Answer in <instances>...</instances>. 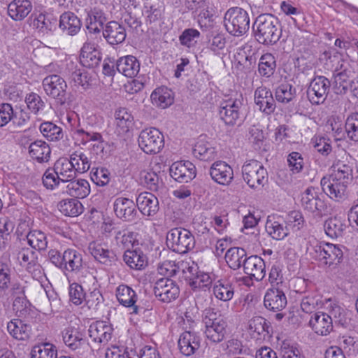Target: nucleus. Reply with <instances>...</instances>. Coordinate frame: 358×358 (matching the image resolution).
I'll use <instances>...</instances> for the list:
<instances>
[{
	"instance_id": "09e8293b",
	"label": "nucleus",
	"mask_w": 358,
	"mask_h": 358,
	"mask_svg": "<svg viewBox=\"0 0 358 358\" xmlns=\"http://www.w3.org/2000/svg\"><path fill=\"white\" fill-rule=\"evenodd\" d=\"M57 206L62 214L69 217H77L83 211L82 203L76 199H63Z\"/></svg>"
},
{
	"instance_id": "f8f14e48",
	"label": "nucleus",
	"mask_w": 358,
	"mask_h": 358,
	"mask_svg": "<svg viewBox=\"0 0 358 358\" xmlns=\"http://www.w3.org/2000/svg\"><path fill=\"white\" fill-rule=\"evenodd\" d=\"M153 290L156 298L163 303H170L180 294V289L176 282L168 278L157 280Z\"/></svg>"
},
{
	"instance_id": "5fc2aeb1",
	"label": "nucleus",
	"mask_w": 358,
	"mask_h": 358,
	"mask_svg": "<svg viewBox=\"0 0 358 358\" xmlns=\"http://www.w3.org/2000/svg\"><path fill=\"white\" fill-rule=\"evenodd\" d=\"M155 167H153L152 171H143L142 174V178L143 182L147 187L151 191H157L159 189V178L157 174V171L160 172L162 169V164L160 162H155Z\"/></svg>"
},
{
	"instance_id": "de8ad7c7",
	"label": "nucleus",
	"mask_w": 358,
	"mask_h": 358,
	"mask_svg": "<svg viewBox=\"0 0 358 358\" xmlns=\"http://www.w3.org/2000/svg\"><path fill=\"white\" fill-rule=\"evenodd\" d=\"M106 22L103 11L94 8L88 14L86 19V27L90 34L99 33Z\"/></svg>"
},
{
	"instance_id": "13d9d810",
	"label": "nucleus",
	"mask_w": 358,
	"mask_h": 358,
	"mask_svg": "<svg viewBox=\"0 0 358 358\" xmlns=\"http://www.w3.org/2000/svg\"><path fill=\"white\" fill-rule=\"evenodd\" d=\"M31 358H57L55 347L50 343L35 345L31 350Z\"/></svg>"
},
{
	"instance_id": "a19ab883",
	"label": "nucleus",
	"mask_w": 358,
	"mask_h": 358,
	"mask_svg": "<svg viewBox=\"0 0 358 358\" xmlns=\"http://www.w3.org/2000/svg\"><path fill=\"white\" fill-rule=\"evenodd\" d=\"M13 309L19 318L29 321L36 315V310L24 296H16L13 303Z\"/></svg>"
},
{
	"instance_id": "3c124183",
	"label": "nucleus",
	"mask_w": 358,
	"mask_h": 358,
	"mask_svg": "<svg viewBox=\"0 0 358 358\" xmlns=\"http://www.w3.org/2000/svg\"><path fill=\"white\" fill-rule=\"evenodd\" d=\"M136 234L125 229H115V241L116 245L122 250H129L136 241Z\"/></svg>"
},
{
	"instance_id": "2eb2a0df",
	"label": "nucleus",
	"mask_w": 358,
	"mask_h": 358,
	"mask_svg": "<svg viewBox=\"0 0 358 358\" xmlns=\"http://www.w3.org/2000/svg\"><path fill=\"white\" fill-rule=\"evenodd\" d=\"M242 105L241 99L230 98L222 101L219 108L220 119L227 125H235L240 117V110Z\"/></svg>"
},
{
	"instance_id": "f704fd0d",
	"label": "nucleus",
	"mask_w": 358,
	"mask_h": 358,
	"mask_svg": "<svg viewBox=\"0 0 358 358\" xmlns=\"http://www.w3.org/2000/svg\"><path fill=\"white\" fill-rule=\"evenodd\" d=\"M264 303L270 310L280 311L286 306L287 298L285 293L279 288H272L266 291Z\"/></svg>"
},
{
	"instance_id": "aec40b11",
	"label": "nucleus",
	"mask_w": 358,
	"mask_h": 358,
	"mask_svg": "<svg viewBox=\"0 0 358 358\" xmlns=\"http://www.w3.org/2000/svg\"><path fill=\"white\" fill-rule=\"evenodd\" d=\"M136 205L128 198L118 197L113 203V210L116 216L124 222H133L136 219Z\"/></svg>"
},
{
	"instance_id": "a878e982",
	"label": "nucleus",
	"mask_w": 358,
	"mask_h": 358,
	"mask_svg": "<svg viewBox=\"0 0 358 358\" xmlns=\"http://www.w3.org/2000/svg\"><path fill=\"white\" fill-rule=\"evenodd\" d=\"M308 324L316 334L322 336L329 335L334 329L330 316L324 312L315 313L311 315Z\"/></svg>"
},
{
	"instance_id": "6e6d98bb",
	"label": "nucleus",
	"mask_w": 358,
	"mask_h": 358,
	"mask_svg": "<svg viewBox=\"0 0 358 358\" xmlns=\"http://www.w3.org/2000/svg\"><path fill=\"white\" fill-rule=\"evenodd\" d=\"M26 237L27 243L32 248V250H43L46 249L48 241L46 235L43 231L33 230L29 231Z\"/></svg>"
},
{
	"instance_id": "680f3d73",
	"label": "nucleus",
	"mask_w": 358,
	"mask_h": 358,
	"mask_svg": "<svg viewBox=\"0 0 358 358\" xmlns=\"http://www.w3.org/2000/svg\"><path fill=\"white\" fill-rule=\"evenodd\" d=\"M214 280V275L209 273L200 271L194 279L189 282V285L193 290L200 289H209Z\"/></svg>"
},
{
	"instance_id": "a18cd8bd",
	"label": "nucleus",
	"mask_w": 358,
	"mask_h": 358,
	"mask_svg": "<svg viewBox=\"0 0 358 358\" xmlns=\"http://www.w3.org/2000/svg\"><path fill=\"white\" fill-rule=\"evenodd\" d=\"M124 261L132 269L141 270L148 264L146 256L141 251L126 250Z\"/></svg>"
},
{
	"instance_id": "4c0bfd02",
	"label": "nucleus",
	"mask_w": 358,
	"mask_h": 358,
	"mask_svg": "<svg viewBox=\"0 0 358 358\" xmlns=\"http://www.w3.org/2000/svg\"><path fill=\"white\" fill-rule=\"evenodd\" d=\"M117 71L126 77L134 78L139 72L140 62L136 57L127 55L122 57L116 62Z\"/></svg>"
},
{
	"instance_id": "dca6fc26",
	"label": "nucleus",
	"mask_w": 358,
	"mask_h": 358,
	"mask_svg": "<svg viewBox=\"0 0 358 358\" xmlns=\"http://www.w3.org/2000/svg\"><path fill=\"white\" fill-rule=\"evenodd\" d=\"M330 87L329 80L324 76H317L310 82L307 94L313 104L322 103L327 99Z\"/></svg>"
},
{
	"instance_id": "338daca9",
	"label": "nucleus",
	"mask_w": 358,
	"mask_h": 358,
	"mask_svg": "<svg viewBox=\"0 0 358 358\" xmlns=\"http://www.w3.org/2000/svg\"><path fill=\"white\" fill-rule=\"evenodd\" d=\"M345 128L348 137L352 141H358V113L348 117Z\"/></svg>"
},
{
	"instance_id": "49530a36",
	"label": "nucleus",
	"mask_w": 358,
	"mask_h": 358,
	"mask_svg": "<svg viewBox=\"0 0 358 358\" xmlns=\"http://www.w3.org/2000/svg\"><path fill=\"white\" fill-rule=\"evenodd\" d=\"M345 228V220L341 217L335 216L324 222L325 232L328 236L332 238L342 236Z\"/></svg>"
},
{
	"instance_id": "473e14b6",
	"label": "nucleus",
	"mask_w": 358,
	"mask_h": 358,
	"mask_svg": "<svg viewBox=\"0 0 358 358\" xmlns=\"http://www.w3.org/2000/svg\"><path fill=\"white\" fill-rule=\"evenodd\" d=\"M103 36L109 44L114 45L124 41L127 34L124 26L116 21H110L103 29Z\"/></svg>"
},
{
	"instance_id": "e433bc0d",
	"label": "nucleus",
	"mask_w": 358,
	"mask_h": 358,
	"mask_svg": "<svg viewBox=\"0 0 358 358\" xmlns=\"http://www.w3.org/2000/svg\"><path fill=\"white\" fill-rule=\"evenodd\" d=\"M180 352L189 357L195 353L200 347V338L195 332L185 331L178 340Z\"/></svg>"
},
{
	"instance_id": "b1692460",
	"label": "nucleus",
	"mask_w": 358,
	"mask_h": 358,
	"mask_svg": "<svg viewBox=\"0 0 358 358\" xmlns=\"http://www.w3.org/2000/svg\"><path fill=\"white\" fill-rule=\"evenodd\" d=\"M243 269L245 274L261 281L266 275V265L264 259L257 255H251L245 259Z\"/></svg>"
},
{
	"instance_id": "c85d7f7f",
	"label": "nucleus",
	"mask_w": 358,
	"mask_h": 358,
	"mask_svg": "<svg viewBox=\"0 0 358 358\" xmlns=\"http://www.w3.org/2000/svg\"><path fill=\"white\" fill-rule=\"evenodd\" d=\"M43 87L48 96L57 98L64 94L67 85L62 77L52 74L43 80Z\"/></svg>"
},
{
	"instance_id": "39448f33",
	"label": "nucleus",
	"mask_w": 358,
	"mask_h": 358,
	"mask_svg": "<svg viewBox=\"0 0 358 358\" xmlns=\"http://www.w3.org/2000/svg\"><path fill=\"white\" fill-rule=\"evenodd\" d=\"M224 25L231 35L242 36L250 28L248 13L239 7L231 8L224 14Z\"/></svg>"
},
{
	"instance_id": "f3484780",
	"label": "nucleus",
	"mask_w": 358,
	"mask_h": 358,
	"mask_svg": "<svg viewBox=\"0 0 358 358\" xmlns=\"http://www.w3.org/2000/svg\"><path fill=\"white\" fill-rule=\"evenodd\" d=\"M169 170L170 176L179 182H187L196 176L195 166L188 160L175 162Z\"/></svg>"
},
{
	"instance_id": "bb28decb",
	"label": "nucleus",
	"mask_w": 358,
	"mask_h": 358,
	"mask_svg": "<svg viewBox=\"0 0 358 358\" xmlns=\"http://www.w3.org/2000/svg\"><path fill=\"white\" fill-rule=\"evenodd\" d=\"M8 334L18 341H28L32 336V328L22 318L13 319L7 323Z\"/></svg>"
},
{
	"instance_id": "4468645a",
	"label": "nucleus",
	"mask_w": 358,
	"mask_h": 358,
	"mask_svg": "<svg viewBox=\"0 0 358 358\" xmlns=\"http://www.w3.org/2000/svg\"><path fill=\"white\" fill-rule=\"evenodd\" d=\"M79 59L81 65L86 68H94L99 64L101 53L98 43L94 39L88 37L80 49Z\"/></svg>"
},
{
	"instance_id": "4be33fe9",
	"label": "nucleus",
	"mask_w": 358,
	"mask_h": 358,
	"mask_svg": "<svg viewBox=\"0 0 358 358\" xmlns=\"http://www.w3.org/2000/svg\"><path fill=\"white\" fill-rule=\"evenodd\" d=\"M88 250L94 258L102 264L111 266L117 261L115 252L105 244L93 241L89 244Z\"/></svg>"
},
{
	"instance_id": "2f4dec72",
	"label": "nucleus",
	"mask_w": 358,
	"mask_h": 358,
	"mask_svg": "<svg viewBox=\"0 0 358 358\" xmlns=\"http://www.w3.org/2000/svg\"><path fill=\"white\" fill-rule=\"evenodd\" d=\"M90 192V187L87 180L84 179H71L67 182H64L62 189V194H66L71 196L83 199Z\"/></svg>"
},
{
	"instance_id": "6ab92c4d",
	"label": "nucleus",
	"mask_w": 358,
	"mask_h": 358,
	"mask_svg": "<svg viewBox=\"0 0 358 358\" xmlns=\"http://www.w3.org/2000/svg\"><path fill=\"white\" fill-rule=\"evenodd\" d=\"M114 116L115 131L118 135H125L134 129V116L129 108L120 107L116 109Z\"/></svg>"
},
{
	"instance_id": "e2e57ef3",
	"label": "nucleus",
	"mask_w": 358,
	"mask_h": 358,
	"mask_svg": "<svg viewBox=\"0 0 358 358\" xmlns=\"http://www.w3.org/2000/svg\"><path fill=\"white\" fill-rule=\"evenodd\" d=\"M284 221L287 225L289 231H297L300 230L304 225V218L302 213L300 211L294 210L290 212L289 214L284 217Z\"/></svg>"
},
{
	"instance_id": "c03bdc74",
	"label": "nucleus",
	"mask_w": 358,
	"mask_h": 358,
	"mask_svg": "<svg viewBox=\"0 0 358 358\" xmlns=\"http://www.w3.org/2000/svg\"><path fill=\"white\" fill-rule=\"evenodd\" d=\"M249 328L252 336L257 340L265 339L269 334L270 326L266 320L260 316L254 317L250 320Z\"/></svg>"
},
{
	"instance_id": "603ef678",
	"label": "nucleus",
	"mask_w": 358,
	"mask_h": 358,
	"mask_svg": "<svg viewBox=\"0 0 358 358\" xmlns=\"http://www.w3.org/2000/svg\"><path fill=\"white\" fill-rule=\"evenodd\" d=\"M213 292L215 298L224 302L230 301L234 295L232 285L223 280H218L214 284Z\"/></svg>"
},
{
	"instance_id": "a211bd4d",
	"label": "nucleus",
	"mask_w": 358,
	"mask_h": 358,
	"mask_svg": "<svg viewBox=\"0 0 358 358\" xmlns=\"http://www.w3.org/2000/svg\"><path fill=\"white\" fill-rule=\"evenodd\" d=\"M116 297L118 302L123 306L131 308V313L138 315L144 312L143 308H140L136 305L138 299L136 292L127 285H120L115 291Z\"/></svg>"
},
{
	"instance_id": "c756f323",
	"label": "nucleus",
	"mask_w": 358,
	"mask_h": 358,
	"mask_svg": "<svg viewBox=\"0 0 358 358\" xmlns=\"http://www.w3.org/2000/svg\"><path fill=\"white\" fill-rule=\"evenodd\" d=\"M64 272L78 273L83 268L84 262L82 254L75 249L68 248L64 252Z\"/></svg>"
},
{
	"instance_id": "6e6552de",
	"label": "nucleus",
	"mask_w": 358,
	"mask_h": 358,
	"mask_svg": "<svg viewBox=\"0 0 358 358\" xmlns=\"http://www.w3.org/2000/svg\"><path fill=\"white\" fill-rule=\"evenodd\" d=\"M168 246L174 252L185 254L194 248V238L191 232L182 228H173L166 235Z\"/></svg>"
},
{
	"instance_id": "393cba45",
	"label": "nucleus",
	"mask_w": 358,
	"mask_h": 358,
	"mask_svg": "<svg viewBox=\"0 0 358 358\" xmlns=\"http://www.w3.org/2000/svg\"><path fill=\"white\" fill-rule=\"evenodd\" d=\"M255 103L259 110L266 115L273 113L275 108V101L269 89L259 87L255 91Z\"/></svg>"
},
{
	"instance_id": "f03ea898",
	"label": "nucleus",
	"mask_w": 358,
	"mask_h": 358,
	"mask_svg": "<svg viewBox=\"0 0 358 358\" xmlns=\"http://www.w3.org/2000/svg\"><path fill=\"white\" fill-rule=\"evenodd\" d=\"M253 29L257 40L262 44H275L281 37L279 22L273 15H259L254 23Z\"/></svg>"
},
{
	"instance_id": "052dcab7",
	"label": "nucleus",
	"mask_w": 358,
	"mask_h": 358,
	"mask_svg": "<svg viewBox=\"0 0 358 358\" xmlns=\"http://www.w3.org/2000/svg\"><path fill=\"white\" fill-rule=\"evenodd\" d=\"M332 172L331 175L338 177H344L352 180V164L350 162L338 159L331 166Z\"/></svg>"
},
{
	"instance_id": "423d86ee",
	"label": "nucleus",
	"mask_w": 358,
	"mask_h": 358,
	"mask_svg": "<svg viewBox=\"0 0 358 358\" xmlns=\"http://www.w3.org/2000/svg\"><path fill=\"white\" fill-rule=\"evenodd\" d=\"M12 256L34 278L41 277L42 268L38 262V254L34 250L19 243L13 246Z\"/></svg>"
},
{
	"instance_id": "7ed1b4c3",
	"label": "nucleus",
	"mask_w": 358,
	"mask_h": 358,
	"mask_svg": "<svg viewBox=\"0 0 358 358\" xmlns=\"http://www.w3.org/2000/svg\"><path fill=\"white\" fill-rule=\"evenodd\" d=\"M310 256L324 266L336 267L342 261L343 252L341 246L329 243H321L309 249Z\"/></svg>"
},
{
	"instance_id": "9b49d317",
	"label": "nucleus",
	"mask_w": 358,
	"mask_h": 358,
	"mask_svg": "<svg viewBox=\"0 0 358 358\" xmlns=\"http://www.w3.org/2000/svg\"><path fill=\"white\" fill-rule=\"evenodd\" d=\"M242 173L244 180L252 189H259L266 181V170L255 159H251L243 166Z\"/></svg>"
},
{
	"instance_id": "ddd939ff",
	"label": "nucleus",
	"mask_w": 358,
	"mask_h": 358,
	"mask_svg": "<svg viewBox=\"0 0 358 358\" xmlns=\"http://www.w3.org/2000/svg\"><path fill=\"white\" fill-rule=\"evenodd\" d=\"M301 204L303 210L315 215H322L326 208L324 201L320 197V193L313 187H308L301 194Z\"/></svg>"
},
{
	"instance_id": "412c9836",
	"label": "nucleus",
	"mask_w": 358,
	"mask_h": 358,
	"mask_svg": "<svg viewBox=\"0 0 358 358\" xmlns=\"http://www.w3.org/2000/svg\"><path fill=\"white\" fill-rule=\"evenodd\" d=\"M284 217L280 215H269L266 222V231L274 240L281 241L285 239L289 234Z\"/></svg>"
},
{
	"instance_id": "864d4df0",
	"label": "nucleus",
	"mask_w": 358,
	"mask_h": 358,
	"mask_svg": "<svg viewBox=\"0 0 358 358\" xmlns=\"http://www.w3.org/2000/svg\"><path fill=\"white\" fill-rule=\"evenodd\" d=\"M43 184L48 189L56 190L61 194L64 182L53 169H48L43 176Z\"/></svg>"
},
{
	"instance_id": "69168bd1",
	"label": "nucleus",
	"mask_w": 358,
	"mask_h": 358,
	"mask_svg": "<svg viewBox=\"0 0 358 358\" xmlns=\"http://www.w3.org/2000/svg\"><path fill=\"white\" fill-rule=\"evenodd\" d=\"M321 297L316 294H310L303 297L301 302V308L305 313H312L315 309L321 307Z\"/></svg>"
},
{
	"instance_id": "79ce46f5",
	"label": "nucleus",
	"mask_w": 358,
	"mask_h": 358,
	"mask_svg": "<svg viewBox=\"0 0 358 358\" xmlns=\"http://www.w3.org/2000/svg\"><path fill=\"white\" fill-rule=\"evenodd\" d=\"M53 170L64 182H67L76 177L73 161L70 158H59L55 163Z\"/></svg>"
},
{
	"instance_id": "8fccbe9b",
	"label": "nucleus",
	"mask_w": 358,
	"mask_h": 358,
	"mask_svg": "<svg viewBox=\"0 0 358 358\" xmlns=\"http://www.w3.org/2000/svg\"><path fill=\"white\" fill-rule=\"evenodd\" d=\"M39 130L43 136L49 141H59L64 136L62 128L50 121L42 122Z\"/></svg>"
},
{
	"instance_id": "cd10ccee",
	"label": "nucleus",
	"mask_w": 358,
	"mask_h": 358,
	"mask_svg": "<svg viewBox=\"0 0 358 358\" xmlns=\"http://www.w3.org/2000/svg\"><path fill=\"white\" fill-rule=\"evenodd\" d=\"M64 343L71 350L89 349V344L84 338L83 334L77 328L68 327L62 332Z\"/></svg>"
},
{
	"instance_id": "4d7b16f0",
	"label": "nucleus",
	"mask_w": 358,
	"mask_h": 358,
	"mask_svg": "<svg viewBox=\"0 0 358 358\" xmlns=\"http://www.w3.org/2000/svg\"><path fill=\"white\" fill-rule=\"evenodd\" d=\"M275 59L271 53L263 55L259 62L258 71L262 76L270 77L275 69Z\"/></svg>"
},
{
	"instance_id": "bf43d9fd",
	"label": "nucleus",
	"mask_w": 358,
	"mask_h": 358,
	"mask_svg": "<svg viewBox=\"0 0 358 358\" xmlns=\"http://www.w3.org/2000/svg\"><path fill=\"white\" fill-rule=\"evenodd\" d=\"M275 99L278 102L289 103L296 96V89L289 83H282L275 90Z\"/></svg>"
},
{
	"instance_id": "7c9ffc66",
	"label": "nucleus",
	"mask_w": 358,
	"mask_h": 358,
	"mask_svg": "<svg viewBox=\"0 0 358 358\" xmlns=\"http://www.w3.org/2000/svg\"><path fill=\"white\" fill-rule=\"evenodd\" d=\"M136 206L141 213L146 216H154L159 210L158 199L153 194L147 192L138 194Z\"/></svg>"
},
{
	"instance_id": "0eeeda50",
	"label": "nucleus",
	"mask_w": 358,
	"mask_h": 358,
	"mask_svg": "<svg viewBox=\"0 0 358 358\" xmlns=\"http://www.w3.org/2000/svg\"><path fill=\"white\" fill-rule=\"evenodd\" d=\"M329 59L331 63L337 62L334 66V80L338 92L344 93L355 74V63L349 59H342L338 55L329 56Z\"/></svg>"
},
{
	"instance_id": "1a4fd4ad",
	"label": "nucleus",
	"mask_w": 358,
	"mask_h": 358,
	"mask_svg": "<svg viewBox=\"0 0 358 358\" xmlns=\"http://www.w3.org/2000/svg\"><path fill=\"white\" fill-rule=\"evenodd\" d=\"M350 180L329 174L322 178L320 184L323 192L330 199L340 201L347 198V188Z\"/></svg>"
},
{
	"instance_id": "72a5a7b5",
	"label": "nucleus",
	"mask_w": 358,
	"mask_h": 358,
	"mask_svg": "<svg viewBox=\"0 0 358 358\" xmlns=\"http://www.w3.org/2000/svg\"><path fill=\"white\" fill-rule=\"evenodd\" d=\"M150 101L155 107L167 108L174 102V93L165 86L157 87L150 94Z\"/></svg>"
},
{
	"instance_id": "58836bf2",
	"label": "nucleus",
	"mask_w": 358,
	"mask_h": 358,
	"mask_svg": "<svg viewBox=\"0 0 358 358\" xmlns=\"http://www.w3.org/2000/svg\"><path fill=\"white\" fill-rule=\"evenodd\" d=\"M32 5L29 0H13L8 6V15L15 21L25 18L31 11Z\"/></svg>"
},
{
	"instance_id": "9d476101",
	"label": "nucleus",
	"mask_w": 358,
	"mask_h": 358,
	"mask_svg": "<svg viewBox=\"0 0 358 358\" xmlns=\"http://www.w3.org/2000/svg\"><path fill=\"white\" fill-rule=\"evenodd\" d=\"M138 145L147 155H156L164 148V141L162 132L155 127L145 128L138 136Z\"/></svg>"
},
{
	"instance_id": "5701e85b",
	"label": "nucleus",
	"mask_w": 358,
	"mask_h": 358,
	"mask_svg": "<svg viewBox=\"0 0 358 358\" xmlns=\"http://www.w3.org/2000/svg\"><path fill=\"white\" fill-rule=\"evenodd\" d=\"M88 331L93 341L104 345L112 338L113 328L106 322L96 321L90 326Z\"/></svg>"
},
{
	"instance_id": "ea45409f",
	"label": "nucleus",
	"mask_w": 358,
	"mask_h": 358,
	"mask_svg": "<svg viewBox=\"0 0 358 358\" xmlns=\"http://www.w3.org/2000/svg\"><path fill=\"white\" fill-rule=\"evenodd\" d=\"M59 27L66 34L74 36L81 28L80 19L71 12H65L60 16Z\"/></svg>"
},
{
	"instance_id": "f257e3e1",
	"label": "nucleus",
	"mask_w": 358,
	"mask_h": 358,
	"mask_svg": "<svg viewBox=\"0 0 358 358\" xmlns=\"http://www.w3.org/2000/svg\"><path fill=\"white\" fill-rule=\"evenodd\" d=\"M73 138L75 146L84 150V152H80L77 150L71 157L73 155L75 157H86L87 155L99 156L106 154V152L104 151L106 143L100 133L77 129L73 132Z\"/></svg>"
},
{
	"instance_id": "37998d69",
	"label": "nucleus",
	"mask_w": 358,
	"mask_h": 358,
	"mask_svg": "<svg viewBox=\"0 0 358 358\" xmlns=\"http://www.w3.org/2000/svg\"><path fill=\"white\" fill-rule=\"evenodd\" d=\"M245 259H248L246 251L242 248L234 247L227 250L225 260L228 266L234 269L243 266Z\"/></svg>"
},
{
	"instance_id": "20e7f679",
	"label": "nucleus",
	"mask_w": 358,
	"mask_h": 358,
	"mask_svg": "<svg viewBox=\"0 0 358 358\" xmlns=\"http://www.w3.org/2000/svg\"><path fill=\"white\" fill-rule=\"evenodd\" d=\"M205 325L204 334L208 340L217 343L222 341L227 334V322L217 315V313L211 308H206L202 315Z\"/></svg>"
},
{
	"instance_id": "774afa93",
	"label": "nucleus",
	"mask_w": 358,
	"mask_h": 358,
	"mask_svg": "<svg viewBox=\"0 0 358 358\" xmlns=\"http://www.w3.org/2000/svg\"><path fill=\"white\" fill-rule=\"evenodd\" d=\"M69 295L70 301L76 306L82 304L86 299V293L84 292L83 287L76 282L69 285Z\"/></svg>"
},
{
	"instance_id": "0e129e2a",
	"label": "nucleus",
	"mask_w": 358,
	"mask_h": 358,
	"mask_svg": "<svg viewBox=\"0 0 358 358\" xmlns=\"http://www.w3.org/2000/svg\"><path fill=\"white\" fill-rule=\"evenodd\" d=\"M29 154L33 157H50L51 149L46 142L37 140L29 145Z\"/></svg>"
},
{
	"instance_id": "c9c22d12",
	"label": "nucleus",
	"mask_w": 358,
	"mask_h": 358,
	"mask_svg": "<svg viewBox=\"0 0 358 358\" xmlns=\"http://www.w3.org/2000/svg\"><path fill=\"white\" fill-rule=\"evenodd\" d=\"M213 180L220 185H228L233 178V170L231 166L223 161H217L213 164L210 169Z\"/></svg>"
}]
</instances>
